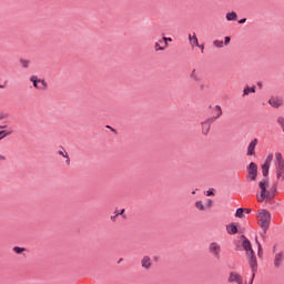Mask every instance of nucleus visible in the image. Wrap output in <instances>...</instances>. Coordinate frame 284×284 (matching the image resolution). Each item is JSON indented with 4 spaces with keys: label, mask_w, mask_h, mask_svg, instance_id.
<instances>
[{
    "label": "nucleus",
    "mask_w": 284,
    "mask_h": 284,
    "mask_svg": "<svg viewBox=\"0 0 284 284\" xmlns=\"http://www.w3.org/2000/svg\"><path fill=\"white\" fill-rule=\"evenodd\" d=\"M264 163H267V165H271L272 163V155H267Z\"/></svg>",
    "instance_id": "nucleus-32"
},
{
    "label": "nucleus",
    "mask_w": 284,
    "mask_h": 284,
    "mask_svg": "<svg viewBox=\"0 0 284 284\" xmlns=\"http://www.w3.org/2000/svg\"><path fill=\"white\" fill-rule=\"evenodd\" d=\"M275 166H276V179H281L282 181H284V159H283V154L276 152L275 153Z\"/></svg>",
    "instance_id": "nucleus-5"
},
{
    "label": "nucleus",
    "mask_w": 284,
    "mask_h": 284,
    "mask_svg": "<svg viewBox=\"0 0 284 284\" xmlns=\"http://www.w3.org/2000/svg\"><path fill=\"white\" fill-rule=\"evenodd\" d=\"M12 250L16 252V254H21L22 252H26V247L21 246H14Z\"/></svg>",
    "instance_id": "nucleus-26"
},
{
    "label": "nucleus",
    "mask_w": 284,
    "mask_h": 284,
    "mask_svg": "<svg viewBox=\"0 0 284 284\" xmlns=\"http://www.w3.org/2000/svg\"><path fill=\"white\" fill-rule=\"evenodd\" d=\"M0 130H8V125H0Z\"/></svg>",
    "instance_id": "nucleus-39"
},
{
    "label": "nucleus",
    "mask_w": 284,
    "mask_h": 284,
    "mask_svg": "<svg viewBox=\"0 0 284 284\" xmlns=\"http://www.w3.org/2000/svg\"><path fill=\"white\" fill-rule=\"evenodd\" d=\"M241 239H243L242 241V247L244 250V252H254V250L252 248V242H250V240L245 236V235H241Z\"/></svg>",
    "instance_id": "nucleus-10"
},
{
    "label": "nucleus",
    "mask_w": 284,
    "mask_h": 284,
    "mask_svg": "<svg viewBox=\"0 0 284 284\" xmlns=\"http://www.w3.org/2000/svg\"><path fill=\"white\" fill-rule=\"evenodd\" d=\"M58 154H60V156H63L64 159H68V152L65 151H58Z\"/></svg>",
    "instance_id": "nucleus-31"
},
{
    "label": "nucleus",
    "mask_w": 284,
    "mask_h": 284,
    "mask_svg": "<svg viewBox=\"0 0 284 284\" xmlns=\"http://www.w3.org/2000/svg\"><path fill=\"white\" fill-rule=\"evenodd\" d=\"M123 212H125V209H122L121 211H120V214L123 216Z\"/></svg>",
    "instance_id": "nucleus-46"
},
{
    "label": "nucleus",
    "mask_w": 284,
    "mask_h": 284,
    "mask_svg": "<svg viewBox=\"0 0 284 284\" xmlns=\"http://www.w3.org/2000/svg\"><path fill=\"white\" fill-rule=\"evenodd\" d=\"M256 145H258V139H253L247 146V156H254L256 154Z\"/></svg>",
    "instance_id": "nucleus-9"
},
{
    "label": "nucleus",
    "mask_w": 284,
    "mask_h": 284,
    "mask_svg": "<svg viewBox=\"0 0 284 284\" xmlns=\"http://www.w3.org/2000/svg\"><path fill=\"white\" fill-rule=\"evenodd\" d=\"M192 39H193L192 34H189L190 43H192Z\"/></svg>",
    "instance_id": "nucleus-44"
},
{
    "label": "nucleus",
    "mask_w": 284,
    "mask_h": 284,
    "mask_svg": "<svg viewBox=\"0 0 284 284\" xmlns=\"http://www.w3.org/2000/svg\"><path fill=\"white\" fill-rule=\"evenodd\" d=\"M257 85L261 88V82H258Z\"/></svg>",
    "instance_id": "nucleus-52"
},
{
    "label": "nucleus",
    "mask_w": 284,
    "mask_h": 284,
    "mask_svg": "<svg viewBox=\"0 0 284 284\" xmlns=\"http://www.w3.org/2000/svg\"><path fill=\"white\" fill-rule=\"evenodd\" d=\"M166 47H161L159 42H155L154 50L155 52L165 50Z\"/></svg>",
    "instance_id": "nucleus-27"
},
{
    "label": "nucleus",
    "mask_w": 284,
    "mask_h": 284,
    "mask_svg": "<svg viewBox=\"0 0 284 284\" xmlns=\"http://www.w3.org/2000/svg\"><path fill=\"white\" fill-rule=\"evenodd\" d=\"M206 196H214V190L206 191Z\"/></svg>",
    "instance_id": "nucleus-34"
},
{
    "label": "nucleus",
    "mask_w": 284,
    "mask_h": 284,
    "mask_svg": "<svg viewBox=\"0 0 284 284\" xmlns=\"http://www.w3.org/2000/svg\"><path fill=\"white\" fill-rule=\"evenodd\" d=\"M39 85H43V83H40Z\"/></svg>",
    "instance_id": "nucleus-53"
},
{
    "label": "nucleus",
    "mask_w": 284,
    "mask_h": 284,
    "mask_svg": "<svg viewBox=\"0 0 284 284\" xmlns=\"http://www.w3.org/2000/svg\"><path fill=\"white\" fill-rule=\"evenodd\" d=\"M247 21V18H242L237 21V23L243 24Z\"/></svg>",
    "instance_id": "nucleus-35"
},
{
    "label": "nucleus",
    "mask_w": 284,
    "mask_h": 284,
    "mask_svg": "<svg viewBox=\"0 0 284 284\" xmlns=\"http://www.w3.org/2000/svg\"><path fill=\"white\" fill-rule=\"evenodd\" d=\"M246 258L248 261V265H250L251 272H252V277H251V281L248 282V284H253L254 278H256V272H258V261L256 260V254L254 253V251L247 252Z\"/></svg>",
    "instance_id": "nucleus-3"
},
{
    "label": "nucleus",
    "mask_w": 284,
    "mask_h": 284,
    "mask_svg": "<svg viewBox=\"0 0 284 284\" xmlns=\"http://www.w3.org/2000/svg\"><path fill=\"white\" fill-rule=\"evenodd\" d=\"M200 90H205V84H201Z\"/></svg>",
    "instance_id": "nucleus-42"
},
{
    "label": "nucleus",
    "mask_w": 284,
    "mask_h": 284,
    "mask_svg": "<svg viewBox=\"0 0 284 284\" xmlns=\"http://www.w3.org/2000/svg\"><path fill=\"white\" fill-rule=\"evenodd\" d=\"M10 134H12V130L0 131V141H2V139H6V136H10Z\"/></svg>",
    "instance_id": "nucleus-23"
},
{
    "label": "nucleus",
    "mask_w": 284,
    "mask_h": 284,
    "mask_svg": "<svg viewBox=\"0 0 284 284\" xmlns=\"http://www.w3.org/2000/svg\"><path fill=\"white\" fill-rule=\"evenodd\" d=\"M116 217H118V215H113V216H111V221H116Z\"/></svg>",
    "instance_id": "nucleus-41"
},
{
    "label": "nucleus",
    "mask_w": 284,
    "mask_h": 284,
    "mask_svg": "<svg viewBox=\"0 0 284 284\" xmlns=\"http://www.w3.org/2000/svg\"><path fill=\"white\" fill-rule=\"evenodd\" d=\"M30 81L36 90H48V82H45V80H41L39 77L32 75Z\"/></svg>",
    "instance_id": "nucleus-8"
},
{
    "label": "nucleus",
    "mask_w": 284,
    "mask_h": 284,
    "mask_svg": "<svg viewBox=\"0 0 284 284\" xmlns=\"http://www.w3.org/2000/svg\"><path fill=\"white\" fill-rule=\"evenodd\" d=\"M226 232L231 235L239 234V225H236V223L226 225Z\"/></svg>",
    "instance_id": "nucleus-14"
},
{
    "label": "nucleus",
    "mask_w": 284,
    "mask_h": 284,
    "mask_svg": "<svg viewBox=\"0 0 284 284\" xmlns=\"http://www.w3.org/2000/svg\"><path fill=\"white\" fill-rule=\"evenodd\" d=\"M118 263H123V257H121V258L118 261Z\"/></svg>",
    "instance_id": "nucleus-48"
},
{
    "label": "nucleus",
    "mask_w": 284,
    "mask_h": 284,
    "mask_svg": "<svg viewBox=\"0 0 284 284\" xmlns=\"http://www.w3.org/2000/svg\"><path fill=\"white\" fill-rule=\"evenodd\" d=\"M192 194H196V191H192Z\"/></svg>",
    "instance_id": "nucleus-51"
},
{
    "label": "nucleus",
    "mask_w": 284,
    "mask_h": 284,
    "mask_svg": "<svg viewBox=\"0 0 284 284\" xmlns=\"http://www.w3.org/2000/svg\"><path fill=\"white\" fill-rule=\"evenodd\" d=\"M229 283L243 284V277H241L239 273L231 272L229 276Z\"/></svg>",
    "instance_id": "nucleus-13"
},
{
    "label": "nucleus",
    "mask_w": 284,
    "mask_h": 284,
    "mask_svg": "<svg viewBox=\"0 0 284 284\" xmlns=\"http://www.w3.org/2000/svg\"><path fill=\"white\" fill-rule=\"evenodd\" d=\"M270 223H272V214L270 211L263 209L260 212V227L263 229L264 234H267V230H270Z\"/></svg>",
    "instance_id": "nucleus-4"
},
{
    "label": "nucleus",
    "mask_w": 284,
    "mask_h": 284,
    "mask_svg": "<svg viewBox=\"0 0 284 284\" xmlns=\"http://www.w3.org/2000/svg\"><path fill=\"white\" fill-rule=\"evenodd\" d=\"M206 207H212V200H207Z\"/></svg>",
    "instance_id": "nucleus-36"
},
{
    "label": "nucleus",
    "mask_w": 284,
    "mask_h": 284,
    "mask_svg": "<svg viewBox=\"0 0 284 284\" xmlns=\"http://www.w3.org/2000/svg\"><path fill=\"white\" fill-rule=\"evenodd\" d=\"M256 93V87H245L243 90V97H247L248 94H255Z\"/></svg>",
    "instance_id": "nucleus-16"
},
{
    "label": "nucleus",
    "mask_w": 284,
    "mask_h": 284,
    "mask_svg": "<svg viewBox=\"0 0 284 284\" xmlns=\"http://www.w3.org/2000/svg\"><path fill=\"white\" fill-rule=\"evenodd\" d=\"M191 45H199V38H196V34L194 33L193 38H192V42Z\"/></svg>",
    "instance_id": "nucleus-30"
},
{
    "label": "nucleus",
    "mask_w": 284,
    "mask_h": 284,
    "mask_svg": "<svg viewBox=\"0 0 284 284\" xmlns=\"http://www.w3.org/2000/svg\"><path fill=\"white\" fill-rule=\"evenodd\" d=\"M141 267L146 271L152 270V258L148 255L143 256L141 260Z\"/></svg>",
    "instance_id": "nucleus-11"
},
{
    "label": "nucleus",
    "mask_w": 284,
    "mask_h": 284,
    "mask_svg": "<svg viewBox=\"0 0 284 284\" xmlns=\"http://www.w3.org/2000/svg\"><path fill=\"white\" fill-rule=\"evenodd\" d=\"M215 110L217 111L216 115L211 116L201 123L202 134H204V136H207V134H210L212 123H214V121H216V119H220L223 115V110L221 109V105H215Z\"/></svg>",
    "instance_id": "nucleus-2"
},
{
    "label": "nucleus",
    "mask_w": 284,
    "mask_h": 284,
    "mask_svg": "<svg viewBox=\"0 0 284 284\" xmlns=\"http://www.w3.org/2000/svg\"><path fill=\"white\" fill-rule=\"evenodd\" d=\"M106 128H109V129H110V125H106Z\"/></svg>",
    "instance_id": "nucleus-54"
},
{
    "label": "nucleus",
    "mask_w": 284,
    "mask_h": 284,
    "mask_svg": "<svg viewBox=\"0 0 284 284\" xmlns=\"http://www.w3.org/2000/svg\"><path fill=\"white\" fill-rule=\"evenodd\" d=\"M22 68H30V60L20 59Z\"/></svg>",
    "instance_id": "nucleus-25"
},
{
    "label": "nucleus",
    "mask_w": 284,
    "mask_h": 284,
    "mask_svg": "<svg viewBox=\"0 0 284 284\" xmlns=\"http://www.w3.org/2000/svg\"><path fill=\"white\" fill-rule=\"evenodd\" d=\"M195 207L197 210H200L201 212H203L205 210V205H203V202L202 201H196L195 202Z\"/></svg>",
    "instance_id": "nucleus-24"
},
{
    "label": "nucleus",
    "mask_w": 284,
    "mask_h": 284,
    "mask_svg": "<svg viewBox=\"0 0 284 284\" xmlns=\"http://www.w3.org/2000/svg\"><path fill=\"white\" fill-rule=\"evenodd\" d=\"M236 13L234 11L226 13V21H236Z\"/></svg>",
    "instance_id": "nucleus-22"
},
{
    "label": "nucleus",
    "mask_w": 284,
    "mask_h": 284,
    "mask_svg": "<svg viewBox=\"0 0 284 284\" xmlns=\"http://www.w3.org/2000/svg\"><path fill=\"white\" fill-rule=\"evenodd\" d=\"M0 89H1V90H4V89H6V85H1V84H0Z\"/></svg>",
    "instance_id": "nucleus-47"
},
{
    "label": "nucleus",
    "mask_w": 284,
    "mask_h": 284,
    "mask_svg": "<svg viewBox=\"0 0 284 284\" xmlns=\"http://www.w3.org/2000/svg\"><path fill=\"white\" fill-rule=\"evenodd\" d=\"M0 161H6V156L4 155H0Z\"/></svg>",
    "instance_id": "nucleus-43"
},
{
    "label": "nucleus",
    "mask_w": 284,
    "mask_h": 284,
    "mask_svg": "<svg viewBox=\"0 0 284 284\" xmlns=\"http://www.w3.org/2000/svg\"><path fill=\"white\" fill-rule=\"evenodd\" d=\"M115 215H118V216H122L120 212H115Z\"/></svg>",
    "instance_id": "nucleus-49"
},
{
    "label": "nucleus",
    "mask_w": 284,
    "mask_h": 284,
    "mask_svg": "<svg viewBox=\"0 0 284 284\" xmlns=\"http://www.w3.org/2000/svg\"><path fill=\"white\" fill-rule=\"evenodd\" d=\"M162 41H164V48H168V41L172 43V38L163 37Z\"/></svg>",
    "instance_id": "nucleus-29"
},
{
    "label": "nucleus",
    "mask_w": 284,
    "mask_h": 284,
    "mask_svg": "<svg viewBox=\"0 0 284 284\" xmlns=\"http://www.w3.org/2000/svg\"><path fill=\"white\" fill-rule=\"evenodd\" d=\"M270 194H273V199L274 196H276V194H278V182H275L272 187H271V191H268Z\"/></svg>",
    "instance_id": "nucleus-19"
},
{
    "label": "nucleus",
    "mask_w": 284,
    "mask_h": 284,
    "mask_svg": "<svg viewBox=\"0 0 284 284\" xmlns=\"http://www.w3.org/2000/svg\"><path fill=\"white\" fill-rule=\"evenodd\" d=\"M235 250L239 252L241 248H240V246H236V248H235Z\"/></svg>",
    "instance_id": "nucleus-50"
},
{
    "label": "nucleus",
    "mask_w": 284,
    "mask_h": 284,
    "mask_svg": "<svg viewBox=\"0 0 284 284\" xmlns=\"http://www.w3.org/2000/svg\"><path fill=\"white\" fill-rule=\"evenodd\" d=\"M65 163H67V165H70V155H68Z\"/></svg>",
    "instance_id": "nucleus-40"
},
{
    "label": "nucleus",
    "mask_w": 284,
    "mask_h": 284,
    "mask_svg": "<svg viewBox=\"0 0 284 284\" xmlns=\"http://www.w3.org/2000/svg\"><path fill=\"white\" fill-rule=\"evenodd\" d=\"M230 41H232V39L230 37H225L224 38V45H230Z\"/></svg>",
    "instance_id": "nucleus-33"
},
{
    "label": "nucleus",
    "mask_w": 284,
    "mask_h": 284,
    "mask_svg": "<svg viewBox=\"0 0 284 284\" xmlns=\"http://www.w3.org/2000/svg\"><path fill=\"white\" fill-rule=\"evenodd\" d=\"M262 174L264 179H267V176H270V164L267 163L262 164Z\"/></svg>",
    "instance_id": "nucleus-17"
},
{
    "label": "nucleus",
    "mask_w": 284,
    "mask_h": 284,
    "mask_svg": "<svg viewBox=\"0 0 284 284\" xmlns=\"http://www.w3.org/2000/svg\"><path fill=\"white\" fill-rule=\"evenodd\" d=\"M255 243L257 245V256L261 258V256H263V246L261 242H258V237H255Z\"/></svg>",
    "instance_id": "nucleus-21"
},
{
    "label": "nucleus",
    "mask_w": 284,
    "mask_h": 284,
    "mask_svg": "<svg viewBox=\"0 0 284 284\" xmlns=\"http://www.w3.org/2000/svg\"><path fill=\"white\" fill-rule=\"evenodd\" d=\"M268 186L270 182L267 179H264L258 183V187L261 190L260 196L257 197L258 203H263L264 201H266V203H268V201H274V194H270V191H267Z\"/></svg>",
    "instance_id": "nucleus-1"
},
{
    "label": "nucleus",
    "mask_w": 284,
    "mask_h": 284,
    "mask_svg": "<svg viewBox=\"0 0 284 284\" xmlns=\"http://www.w3.org/2000/svg\"><path fill=\"white\" fill-rule=\"evenodd\" d=\"M2 119H6V116L0 113V121H2Z\"/></svg>",
    "instance_id": "nucleus-45"
},
{
    "label": "nucleus",
    "mask_w": 284,
    "mask_h": 284,
    "mask_svg": "<svg viewBox=\"0 0 284 284\" xmlns=\"http://www.w3.org/2000/svg\"><path fill=\"white\" fill-rule=\"evenodd\" d=\"M243 216H245V209L244 207L236 209L235 217L236 219H243Z\"/></svg>",
    "instance_id": "nucleus-20"
},
{
    "label": "nucleus",
    "mask_w": 284,
    "mask_h": 284,
    "mask_svg": "<svg viewBox=\"0 0 284 284\" xmlns=\"http://www.w3.org/2000/svg\"><path fill=\"white\" fill-rule=\"evenodd\" d=\"M268 103L272 105V108H281V105H283V102L276 99H270Z\"/></svg>",
    "instance_id": "nucleus-18"
},
{
    "label": "nucleus",
    "mask_w": 284,
    "mask_h": 284,
    "mask_svg": "<svg viewBox=\"0 0 284 284\" xmlns=\"http://www.w3.org/2000/svg\"><path fill=\"white\" fill-rule=\"evenodd\" d=\"M190 79L192 81H194L195 83H201V81H203V77L201 75V73L199 71H196V69H193L191 71Z\"/></svg>",
    "instance_id": "nucleus-12"
},
{
    "label": "nucleus",
    "mask_w": 284,
    "mask_h": 284,
    "mask_svg": "<svg viewBox=\"0 0 284 284\" xmlns=\"http://www.w3.org/2000/svg\"><path fill=\"white\" fill-rule=\"evenodd\" d=\"M281 265H283V253H277L275 254L274 257V267H281Z\"/></svg>",
    "instance_id": "nucleus-15"
},
{
    "label": "nucleus",
    "mask_w": 284,
    "mask_h": 284,
    "mask_svg": "<svg viewBox=\"0 0 284 284\" xmlns=\"http://www.w3.org/2000/svg\"><path fill=\"white\" fill-rule=\"evenodd\" d=\"M196 48H200V50H202V52H203V50L205 49V47L202 44H199V45H195Z\"/></svg>",
    "instance_id": "nucleus-37"
},
{
    "label": "nucleus",
    "mask_w": 284,
    "mask_h": 284,
    "mask_svg": "<svg viewBox=\"0 0 284 284\" xmlns=\"http://www.w3.org/2000/svg\"><path fill=\"white\" fill-rule=\"evenodd\" d=\"M213 45H215V48H223V40H214Z\"/></svg>",
    "instance_id": "nucleus-28"
},
{
    "label": "nucleus",
    "mask_w": 284,
    "mask_h": 284,
    "mask_svg": "<svg viewBox=\"0 0 284 284\" xmlns=\"http://www.w3.org/2000/svg\"><path fill=\"white\" fill-rule=\"evenodd\" d=\"M246 172H247V179L250 181H256L258 176V165L255 162H251L246 166Z\"/></svg>",
    "instance_id": "nucleus-6"
},
{
    "label": "nucleus",
    "mask_w": 284,
    "mask_h": 284,
    "mask_svg": "<svg viewBox=\"0 0 284 284\" xmlns=\"http://www.w3.org/2000/svg\"><path fill=\"white\" fill-rule=\"evenodd\" d=\"M209 252L216 258V261H221V244L217 242H212L209 244Z\"/></svg>",
    "instance_id": "nucleus-7"
},
{
    "label": "nucleus",
    "mask_w": 284,
    "mask_h": 284,
    "mask_svg": "<svg viewBox=\"0 0 284 284\" xmlns=\"http://www.w3.org/2000/svg\"><path fill=\"white\" fill-rule=\"evenodd\" d=\"M244 212H246L247 214H252V209H244Z\"/></svg>",
    "instance_id": "nucleus-38"
}]
</instances>
